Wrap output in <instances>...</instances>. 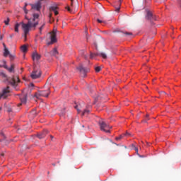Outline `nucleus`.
I'll use <instances>...</instances> for the list:
<instances>
[{
  "instance_id": "14",
  "label": "nucleus",
  "mask_w": 181,
  "mask_h": 181,
  "mask_svg": "<svg viewBox=\"0 0 181 181\" xmlns=\"http://www.w3.org/2000/svg\"><path fill=\"white\" fill-rule=\"evenodd\" d=\"M57 9H59L57 5L52 6L49 7V12H54V15H59V11H57Z\"/></svg>"
},
{
  "instance_id": "27",
  "label": "nucleus",
  "mask_w": 181,
  "mask_h": 181,
  "mask_svg": "<svg viewBox=\"0 0 181 181\" xmlns=\"http://www.w3.org/2000/svg\"><path fill=\"white\" fill-rule=\"evenodd\" d=\"M45 23L42 25L41 27H40L39 30H40V35H42V30H43V28H45Z\"/></svg>"
},
{
  "instance_id": "12",
  "label": "nucleus",
  "mask_w": 181,
  "mask_h": 181,
  "mask_svg": "<svg viewBox=\"0 0 181 181\" xmlns=\"http://www.w3.org/2000/svg\"><path fill=\"white\" fill-rule=\"evenodd\" d=\"M8 81L11 86H15L18 83H19V78L16 76L10 79Z\"/></svg>"
},
{
  "instance_id": "51",
  "label": "nucleus",
  "mask_w": 181,
  "mask_h": 181,
  "mask_svg": "<svg viewBox=\"0 0 181 181\" xmlns=\"http://www.w3.org/2000/svg\"><path fill=\"white\" fill-rule=\"evenodd\" d=\"M85 59H86L87 56L84 55Z\"/></svg>"
},
{
  "instance_id": "13",
  "label": "nucleus",
  "mask_w": 181,
  "mask_h": 181,
  "mask_svg": "<svg viewBox=\"0 0 181 181\" xmlns=\"http://www.w3.org/2000/svg\"><path fill=\"white\" fill-rule=\"evenodd\" d=\"M47 134H49V131L45 129L42 132L37 134V136L39 139H43Z\"/></svg>"
},
{
  "instance_id": "11",
  "label": "nucleus",
  "mask_w": 181,
  "mask_h": 181,
  "mask_svg": "<svg viewBox=\"0 0 181 181\" xmlns=\"http://www.w3.org/2000/svg\"><path fill=\"white\" fill-rule=\"evenodd\" d=\"M97 56H100V57H103V59H107V54H105L104 52L96 54H93L90 52V59H94V57Z\"/></svg>"
},
{
  "instance_id": "30",
  "label": "nucleus",
  "mask_w": 181,
  "mask_h": 181,
  "mask_svg": "<svg viewBox=\"0 0 181 181\" xmlns=\"http://www.w3.org/2000/svg\"><path fill=\"white\" fill-rule=\"evenodd\" d=\"M9 59L10 60H13V59H15V55H13V54H9Z\"/></svg>"
},
{
  "instance_id": "41",
  "label": "nucleus",
  "mask_w": 181,
  "mask_h": 181,
  "mask_svg": "<svg viewBox=\"0 0 181 181\" xmlns=\"http://www.w3.org/2000/svg\"><path fill=\"white\" fill-rule=\"evenodd\" d=\"M134 150L136 152V153H138V148L137 147H134Z\"/></svg>"
},
{
  "instance_id": "20",
  "label": "nucleus",
  "mask_w": 181,
  "mask_h": 181,
  "mask_svg": "<svg viewBox=\"0 0 181 181\" xmlns=\"http://www.w3.org/2000/svg\"><path fill=\"white\" fill-rule=\"evenodd\" d=\"M74 108H76V110H77L78 113L81 112V104L75 105Z\"/></svg>"
},
{
  "instance_id": "42",
  "label": "nucleus",
  "mask_w": 181,
  "mask_h": 181,
  "mask_svg": "<svg viewBox=\"0 0 181 181\" xmlns=\"http://www.w3.org/2000/svg\"><path fill=\"white\" fill-rule=\"evenodd\" d=\"M8 112H12V109L11 108L8 109Z\"/></svg>"
},
{
  "instance_id": "10",
  "label": "nucleus",
  "mask_w": 181,
  "mask_h": 181,
  "mask_svg": "<svg viewBox=\"0 0 181 181\" xmlns=\"http://www.w3.org/2000/svg\"><path fill=\"white\" fill-rule=\"evenodd\" d=\"M31 7H32V9H35V11H37L39 12V11H40L42 8V2L38 1L35 4H32Z\"/></svg>"
},
{
  "instance_id": "28",
  "label": "nucleus",
  "mask_w": 181,
  "mask_h": 181,
  "mask_svg": "<svg viewBox=\"0 0 181 181\" xmlns=\"http://www.w3.org/2000/svg\"><path fill=\"white\" fill-rule=\"evenodd\" d=\"M76 2H77V0H71V6H74Z\"/></svg>"
},
{
  "instance_id": "29",
  "label": "nucleus",
  "mask_w": 181,
  "mask_h": 181,
  "mask_svg": "<svg viewBox=\"0 0 181 181\" xmlns=\"http://www.w3.org/2000/svg\"><path fill=\"white\" fill-rule=\"evenodd\" d=\"M9 21H10L9 18H7V19L4 21L5 25H9Z\"/></svg>"
},
{
  "instance_id": "15",
  "label": "nucleus",
  "mask_w": 181,
  "mask_h": 181,
  "mask_svg": "<svg viewBox=\"0 0 181 181\" xmlns=\"http://www.w3.org/2000/svg\"><path fill=\"white\" fill-rule=\"evenodd\" d=\"M0 138H3V139H0V142H3L4 145H8L9 144V141L6 140V137L4 133H0Z\"/></svg>"
},
{
  "instance_id": "1",
  "label": "nucleus",
  "mask_w": 181,
  "mask_h": 181,
  "mask_svg": "<svg viewBox=\"0 0 181 181\" xmlns=\"http://www.w3.org/2000/svg\"><path fill=\"white\" fill-rule=\"evenodd\" d=\"M33 16V18L30 19L25 16V19H28V23H24L23 22L21 23L22 29L24 31L25 40H26V35L29 33V30H30L32 28L35 30L36 26L39 25V14L34 13Z\"/></svg>"
},
{
  "instance_id": "53",
  "label": "nucleus",
  "mask_w": 181,
  "mask_h": 181,
  "mask_svg": "<svg viewBox=\"0 0 181 181\" xmlns=\"http://www.w3.org/2000/svg\"><path fill=\"white\" fill-rule=\"evenodd\" d=\"M31 86H33V83H31Z\"/></svg>"
},
{
  "instance_id": "7",
  "label": "nucleus",
  "mask_w": 181,
  "mask_h": 181,
  "mask_svg": "<svg viewBox=\"0 0 181 181\" xmlns=\"http://www.w3.org/2000/svg\"><path fill=\"white\" fill-rule=\"evenodd\" d=\"M9 93H11V90H9V86H7L0 93V100H5V98H8Z\"/></svg>"
},
{
  "instance_id": "21",
  "label": "nucleus",
  "mask_w": 181,
  "mask_h": 181,
  "mask_svg": "<svg viewBox=\"0 0 181 181\" xmlns=\"http://www.w3.org/2000/svg\"><path fill=\"white\" fill-rule=\"evenodd\" d=\"M2 65L0 64V67H4V69H8V65H6V61H2Z\"/></svg>"
},
{
  "instance_id": "48",
  "label": "nucleus",
  "mask_w": 181,
  "mask_h": 181,
  "mask_svg": "<svg viewBox=\"0 0 181 181\" xmlns=\"http://www.w3.org/2000/svg\"><path fill=\"white\" fill-rule=\"evenodd\" d=\"M41 1H46V0H39L38 1H39V2H41Z\"/></svg>"
},
{
  "instance_id": "25",
  "label": "nucleus",
  "mask_w": 181,
  "mask_h": 181,
  "mask_svg": "<svg viewBox=\"0 0 181 181\" xmlns=\"http://www.w3.org/2000/svg\"><path fill=\"white\" fill-rule=\"evenodd\" d=\"M95 71L96 73H100V71H101V66L95 67Z\"/></svg>"
},
{
  "instance_id": "6",
  "label": "nucleus",
  "mask_w": 181,
  "mask_h": 181,
  "mask_svg": "<svg viewBox=\"0 0 181 181\" xmlns=\"http://www.w3.org/2000/svg\"><path fill=\"white\" fill-rule=\"evenodd\" d=\"M77 70H78L82 77H87V73L90 71V68L84 67L83 65H80L77 68Z\"/></svg>"
},
{
  "instance_id": "36",
  "label": "nucleus",
  "mask_w": 181,
  "mask_h": 181,
  "mask_svg": "<svg viewBox=\"0 0 181 181\" xmlns=\"http://www.w3.org/2000/svg\"><path fill=\"white\" fill-rule=\"evenodd\" d=\"M23 11H24L25 13H28V10L26 9V6L23 7Z\"/></svg>"
},
{
  "instance_id": "24",
  "label": "nucleus",
  "mask_w": 181,
  "mask_h": 181,
  "mask_svg": "<svg viewBox=\"0 0 181 181\" xmlns=\"http://www.w3.org/2000/svg\"><path fill=\"white\" fill-rule=\"evenodd\" d=\"M14 69H15V66H13V64H12L10 68H8L7 66L6 70H8L10 73H12Z\"/></svg>"
},
{
  "instance_id": "49",
  "label": "nucleus",
  "mask_w": 181,
  "mask_h": 181,
  "mask_svg": "<svg viewBox=\"0 0 181 181\" xmlns=\"http://www.w3.org/2000/svg\"><path fill=\"white\" fill-rule=\"evenodd\" d=\"M50 138H51L52 139H53V136H50Z\"/></svg>"
},
{
  "instance_id": "34",
  "label": "nucleus",
  "mask_w": 181,
  "mask_h": 181,
  "mask_svg": "<svg viewBox=\"0 0 181 181\" xmlns=\"http://www.w3.org/2000/svg\"><path fill=\"white\" fill-rule=\"evenodd\" d=\"M124 35H128L131 36V35H132V33L125 32Z\"/></svg>"
},
{
  "instance_id": "33",
  "label": "nucleus",
  "mask_w": 181,
  "mask_h": 181,
  "mask_svg": "<svg viewBox=\"0 0 181 181\" xmlns=\"http://www.w3.org/2000/svg\"><path fill=\"white\" fill-rule=\"evenodd\" d=\"M119 139H122V136H119V137H116V141H119Z\"/></svg>"
},
{
  "instance_id": "19",
  "label": "nucleus",
  "mask_w": 181,
  "mask_h": 181,
  "mask_svg": "<svg viewBox=\"0 0 181 181\" xmlns=\"http://www.w3.org/2000/svg\"><path fill=\"white\" fill-rule=\"evenodd\" d=\"M11 54L9 52V49H8V48H5L4 49V57H7L8 56H9Z\"/></svg>"
},
{
  "instance_id": "8",
  "label": "nucleus",
  "mask_w": 181,
  "mask_h": 181,
  "mask_svg": "<svg viewBox=\"0 0 181 181\" xmlns=\"http://www.w3.org/2000/svg\"><path fill=\"white\" fill-rule=\"evenodd\" d=\"M57 33V30L54 29L53 31L51 33V36H50L51 42H49L48 45H53V43H56V42H57V40L56 39Z\"/></svg>"
},
{
  "instance_id": "2",
  "label": "nucleus",
  "mask_w": 181,
  "mask_h": 181,
  "mask_svg": "<svg viewBox=\"0 0 181 181\" xmlns=\"http://www.w3.org/2000/svg\"><path fill=\"white\" fill-rule=\"evenodd\" d=\"M41 76L42 70L34 64L33 71L30 74L31 78H33V80H36L37 78H40Z\"/></svg>"
},
{
  "instance_id": "26",
  "label": "nucleus",
  "mask_w": 181,
  "mask_h": 181,
  "mask_svg": "<svg viewBox=\"0 0 181 181\" xmlns=\"http://www.w3.org/2000/svg\"><path fill=\"white\" fill-rule=\"evenodd\" d=\"M49 22H50V23H52V22L54 21V18H52V13H50L49 14Z\"/></svg>"
},
{
  "instance_id": "35",
  "label": "nucleus",
  "mask_w": 181,
  "mask_h": 181,
  "mask_svg": "<svg viewBox=\"0 0 181 181\" xmlns=\"http://www.w3.org/2000/svg\"><path fill=\"white\" fill-rule=\"evenodd\" d=\"M35 114H36V111L33 110V112H31L30 115H35Z\"/></svg>"
},
{
  "instance_id": "37",
  "label": "nucleus",
  "mask_w": 181,
  "mask_h": 181,
  "mask_svg": "<svg viewBox=\"0 0 181 181\" xmlns=\"http://www.w3.org/2000/svg\"><path fill=\"white\" fill-rule=\"evenodd\" d=\"M146 118H147L146 119V121H148V120H149V115H146Z\"/></svg>"
},
{
  "instance_id": "5",
  "label": "nucleus",
  "mask_w": 181,
  "mask_h": 181,
  "mask_svg": "<svg viewBox=\"0 0 181 181\" xmlns=\"http://www.w3.org/2000/svg\"><path fill=\"white\" fill-rule=\"evenodd\" d=\"M146 20L149 21L150 22H153L156 21V16L152 13V11L149 10H146V16H145Z\"/></svg>"
},
{
  "instance_id": "18",
  "label": "nucleus",
  "mask_w": 181,
  "mask_h": 181,
  "mask_svg": "<svg viewBox=\"0 0 181 181\" xmlns=\"http://www.w3.org/2000/svg\"><path fill=\"white\" fill-rule=\"evenodd\" d=\"M21 52H23V53H26V52H28V47L26 45H22L21 47Z\"/></svg>"
},
{
  "instance_id": "52",
  "label": "nucleus",
  "mask_w": 181,
  "mask_h": 181,
  "mask_svg": "<svg viewBox=\"0 0 181 181\" xmlns=\"http://www.w3.org/2000/svg\"><path fill=\"white\" fill-rule=\"evenodd\" d=\"M82 128H84V125H82Z\"/></svg>"
},
{
  "instance_id": "47",
  "label": "nucleus",
  "mask_w": 181,
  "mask_h": 181,
  "mask_svg": "<svg viewBox=\"0 0 181 181\" xmlns=\"http://www.w3.org/2000/svg\"><path fill=\"white\" fill-rule=\"evenodd\" d=\"M52 166H56V164L55 163H52Z\"/></svg>"
},
{
  "instance_id": "4",
  "label": "nucleus",
  "mask_w": 181,
  "mask_h": 181,
  "mask_svg": "<svg viewBox=\"0 0 181 181\" xmlns=\"http://www.w3.org/2000/svg\"><path fill=\"white\" fill-rule=\"evenodd\" d=\"M99 126L100 128V131H103L104 132H106L107 134H110V132H111L110 129H111L112 127H110V125L107 124V123H105V122L100 121Z\"/></svg>"
},
{
  "instance_id": "45",
  "label": "nucleus",
  "mask_w": 181,
  "mask_h": 181,
  "mask_svg": "<svg viewBox=\"0 0 181 181\" xmlns=\"http://www.w3.org/2000/svg\"><path fill=\"white\" fill-rule=\"evenodd\" d=\"M124 135L126 136L129 135V133L127 132Z\"/></svg>"
},
{
  "instance_id": "22",
  "label": "nucleus",
  "mask_w": 181,
  "mask_h": 181,
  "mask_svg": "<svg viewBox=\"0 0 181 181\" xmlns=\"http://www.w3.org/2000/svg\"><path fill=\"white\" fill-rule=\"evenodd\" d=\"M90 114V110L86 109L83 111L82 115H88Z\"/></svg>"
},
{
  "instance_id": "16",
  "label": "nucleus",
  "mask_w": 181,
  "mask_h": 181,
  "mask_svg": "<svg viewBox=\"0 0 181 181\" xmlns=\"http://www.w3.org/2000/svg\"><path fill=\"white\" fill-rule=\"evenodd\" d=\"M27 99H28V95L26 94L21 96L20 100L21 101V104H26Z\"/></svg>"
},
{
  "instance_id": "40",
  "label": "nucleus",
  "mask_w": 181,
  "mask_h": 181,
  "mask_svg": "<svg viewBox=\"0 0 181 181\" xmlns=\"http://www.w3.org/2000/svg\"><path fill=\"white\" fill-rule=\"evenodd\" d=\"M2 39H4V35H0V40H2Z\"/></svg>"
},
{
  "instance_id": "46",
  "label": "nucleus",
  "mask_w": 181,
  "mask_h": 181,
  "mask_svg": "<svg viewBox=\"0 0 181 181\" xmlns=\"http://www.w3.org/2000/svg\"><path fill=\"white\" fill-rule=\"evenodd\" d=\"M24 6H25V8H26L28 6V4H25Z\"/></svg>"
},
{
  "instance_id": "17",
  "label": "nucleus",
  "mask_w": 181,
  "mask_h": 181,
  "mask_svg": "<svg viewBox=\"0 0 181 181\" xmlns=\"http://www.w3.org/2000/svg\"><path fill=\"white\" fill-rule=\"evenodd\" d=\"M57 54H59V52H57V48H54L51 52H50V55L51 56H54L57 57Z\"/></svg>"
},
{
  "instance_id": "38",
  "label": "nucleus",
  "mask_w": 181,
  "mask_h": 181,
  "mask_svg": "<svg viewBox=\"0 0 181 181\" xmlns=\"http://www.w3.org/2000/svg\"><path fill=\"white\" fill-rule=\"evenodd\" d=\"M66 9L69 12H71V9L69 6L66 8Z\"/></svg>"
},
{
  "instance_id": "9",
  "label": "nucleus",
  "mask_w": 181,
  "mask_h": 181,
  "mask_svg": "<svg viewBox=\"0 0 181 181\" xmlns=\"http://www.w3.org/2000/svg\"><path fill=\"white\" fill-rule=\"evenodd\" d=\"M32 57L34 63H36L37 62H39V60H40L42 56L39 54L37 52H34L32 54Z\"/></svg>"
},
{
  "instance_id": "43",
  "label": "nucleus",
  "mask_w": 181,
  "mask_h": 181,
  "mask_svg": "<svg viewBox=\"0 0 181 181\" xmlns=\"http://www.w3.org/2000/svg\"><path fill=\"white\" fill-rule=\"evenodd\" d=\"M3 45H4V50H5V49H6V45L4 43L3 44Z\"/></svg>"
},
{
  "instance_id": "31",
  "label": "nucleus",
  "mask_w": 181,
  "mask_h": 181,
  "mask_svg": "<svg viewBox=\"0 0 181 181\" xmlns=\"http://www.w3.org/2000/svg\"><path fill=\"white\" fill-rule=\"evenodd\" d=\"M97 22H98V23H105V21H103L100 19H97Z\"/></svg>"
},
{
  "instance_id": "44",
  "label": "nucleus",
  "mask_w": 181,
  "mask_h": 181,
  "mask_svg": "<svg viewBox=\"0 0 181 181\" xmlns=\"http://www.w3.org/2000/svg\"><path fill=\"white\" fill-rule=\"evenodd\" d=\"M120 4H119V6H121V2H122V0H119Z\"/></svg>"
},
{
  "instance_id": "39",
  "label": "nucleus",
  "mask_w": 181,
  "mask_h": 181,
  "mask_svg": "<svg viewBox=\"0 0 181 181\" xmlns=\"http://www.w3.org/2000/svg\"><path fill=\"white\" fill-rule=\"evenodd\" d=\"M119 9H120L119 7L116 8V12H119Z\"/></svg>"
},
{
  "instance_id": "32",
  "label": "nucleus",
  "mask_w": 181,
  "mask_h": 181,
  "mask_svg": "<svg viewBox=\"0 0 181 181\" xmlns=\"http://www.w3.org/2000/svg\"><path fill=\"white\" fill-rule=\"evenodd\" d=\"M66 114V110L64 109L62 110V112L61 113V115H64Z\"/></svg>"
},
{
  "instance_id": "3",
  "label": "nucleus",
  "mask_w": 181,
  "mask_h": 181,
  "mask_svg": "<svg viewBox=\"0 0 181 181\" xmlns=\"http://www.w3.org/2000/svg\"><path fill=\"white\" fill-rule=\"evenodd\" d=\"M49 94H50V88H48L46 90H38L37 93H35L34 97L35 98H40V97H49Z\"/></svg>"
},
{
  "instance_id": "50",
  "label": "nucleus",
  "mask_w": 181,
  "mask_h": 181,
  "mask_svg": "<svg viewBox=\"0 0 181 181\" xmlns=\"http://www.w3.org/2000/svg\"><path fill=\"white\" fill-rule=\"evenodd\" d=\"M178 2H181V0H177Z\"/></svg>"
},
{
  "instance_id": "23",
  "label": "nucleus",
  "mask_w": 181,
  "mask_h": 181,
  "mask_svg": "<svg viewBox=\"0 0 181 181\" xmlns=\"http://www.w3.org/2000/svg\"><path fill=\"white\" fill-rule=\"evenodd\" d=\"M21 26V23H16V25H15V28H14V30H15V32H19V27Z\"/></svg>"
}]
</instances>
